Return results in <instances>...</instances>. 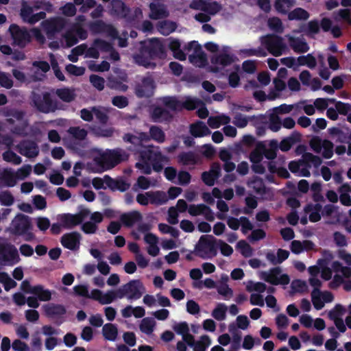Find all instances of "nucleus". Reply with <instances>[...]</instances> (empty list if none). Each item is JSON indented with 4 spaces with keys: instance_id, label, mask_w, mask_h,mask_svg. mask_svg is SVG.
I'll return each instance as SVG.
<instances>
[{
    "instance_id": "obj_1",
    "label": "nucleus",
    "mask_w": 351,
    "mask_h": 351,
    "mask_svg": "<svg viewBox=\"0 0 351 351\" xmlns=\"http://www.w3.org/2000/svg\"><path fill=\"white\" fill-rule=\"evenodd\" d=\"M32 230L31 217L22 213H18L14 217L8 228L10 234L23 237L25 241H32L35 239V234Z\"/></svg>"
},
{
    "instance_id": "obj_2",
    "label": "nucleus",
    "mask_w": 351,
    "mask_h": 351,
    "mask_svg": "<svg viewBox=\"0 0 351 351\" xmlns=\"http://www.w3.org/2000/svg\"><path fill=\"white\" fill-rule=\"evenodd\" d=\"M129 155L120 148L107 149L99 156L94 158L96 165L101 168L102 171L110 169L121 162L128 160Z\"/></svg>"
},
{
    "instance_id": "obj_3",
    "label": "nucleus",
    "mask_w": 351,
    "mask_h": 351,
    "mask_svg": "<svg viewBox=\"0 0 351 351\" xmlns=\"http://www.w3.org/2000/svg\"><path fill=\"white\" fill-rule=\"evenodd\" d=\"M110 14L119 19H125L129 24H134L143 17L140 8H136L132 12L121 0H112L110 3Z\"/></svg>"
},
{
    "instance_id": "obj_4",
    "label": "nucleus",
    "mask_w": 351,
    "mask_h": 351,
    "mask_svg": "<svg viewBox=\"0 0 351 351\" xmlns=\"http://www.w3.org/2000/svg\"><path fill=\"white\" fill-rule=\"evenodd\" d=\"M189 8L196 10H201L194 16V19L200 23H207L210 21V16L218 13L221 6L215 1L209 2L208 0H192Z\"/></svg>"
},
{
    "instance_id": "obj_5",
    "label": "nucleus",
    "mask_w": 351,
    "mask_h": 351,
    "mask_svg": "<svg viewBox=\"0 0 351 351\" xmlns=\"http://www.w3.org/2000/svg\"><path fill=\"white\" fill-rule=\"evenodd\" d=\"M261 45L274 56H280L284 52L288 50L287 44L284 39L276 34H267L261 37Z\"/></svg>"
},
{
    "instance_id": "obj_6",
    "label": "nucleus",
    "mask_w": 351,
    "mask_h": 351,
    "mask_svg": "<svg viewBox=\"0 0 351 351\" xmlns=\"http://www.w3.org/2000/svg\"><path fill=\"white\" fill-rule=\"evenodd\" d=\"M161 101L165 107L172 110L182 108L186 110H206L204 104L197 99L187 98L185 101H181L176 97H166L161 99Z\"/></svg>"
},
{
    "instance_id": "obj_7",
    "label": "nucleus",
    "mask_w": 351,
    "mask_h": 351,
    "mask_svg": "<svg viewBox=\"0 0 351 351\" xmlns=\"http://www.w3.org/2000/svg\"><path fill=\"white\" fill-rule=\"evenodd\" d=\"M218 240L212 235H202L200 237L198 243L195 246L197 255L205 258L206 256L199 254V252H204L209 254L210 257L216 256L217 254Z\"/></svg>"
},
{
    "instance_id": "obj_8",
    "label": "nucleus",
    "mask_w": 351,
    "mask_h": 351,
    "mask_svg": "<svg viewBox=\"0 0 351 351\" xmlns=\"http://www.w3.org/2000/svg\"><path fill=\"white\" fill-rule=\"evenodd\" d=\"M186 50L189 54L190 62L198 67L204 66L207 64L206 54L197 42L193 41L188 44Z\"/></svg>"
},
{
    "instance_id": "obj_9",
    "label": "nucleus",
    "mask_w": 351,
    "mask_h": 351,
    "mask_svg": "<svg viewBox=\"0 0 351 351\" xmlns=\"http://www.w3.org/2000/svg\"><path fill=\"white\" fill-rule=\"evenodd\" d=\"M332 25V21L326 17L323 18L320 22L317 20H311L308 21L302 28V31L305 34L310 37L314 38L315 35L320 32L322 29L324 32H328Z\"/></svg>"
},
{
    "instance_id": "obj_10",
    "label": "nucleus",
    "mask_w": 351,
    "mask_h": 351,
    "mask_svg": "<svg viewBox=\"0 0 351 351\" xmlns=\"http://www.w3.org/2000/svg\"><path fill=\"white\" fill-rule=\"evenodd\" d=\"M90 213L88 209H83L77 214L64 213L58 216V220L62 223V228L72 229L81 224L85 217Z\"/></svg>"
},
{
    "instance_id": "obj_11",
    "label": "nucleus",
    "mask_w": 351,
    "mask_h": 351,
    "mask_svg": "<svg viewBox=\"0 0 351 351\" xmlns=\"http://www.w3.org/2000/svg\"><path fill=\"white\" fill-rule=\"evenodd\" d=\"M9 32L14 45L23 48L31 41V35L25 27H21L16 24H12L9 27Z\"/></svg>"
},
{
    "instance_id": "obj_12",
    "label": "nucleus",
    "mask_w": 351,
    "mask_h": 351,
    "mask_svg": "<svg viewBox=\"0 0 351 351\" xmlns=\"http://www.w3.org/2000/svg\"><path fill=\"white\" fill-rule=\"evenodd\" d=\"M282 270L280 267H276L270 269L269 271H262L260 278L265 282L273 285H288L290 282L289 276L287 274H280Z\"/></svg>"
},
{
    "instance_id": "obj_13",
    "label": "nucleus",
    "mask_w": 351,
    "mask_h": 351,
    "mask_svg": "<svg viewBox=\"0 0 351 351\" xmlns=\"http://www.w3.org/2000/svg\"><path fill=\"white\" fill-rule=\"evenodd\" d=\"M88 33L82 25L79 23H74L71 28L67 30L63 35L66 41V47H71L75 45L78 41V38L84 40L87 38Z\"/></svg>"
},
{
    "instance_id": "obj_14",
    "label": "nucleus",
    "mask_w": 351,
    "mask_h": 351,
    "mask_svg": "<svg viewBox=\"0 0 351 351\" xmlns=\"http://www.w3.org/2000/svg\"><path fill=\"white\" fill-rule=\"evenodd\" d=\"M141 46L147 51L150 56L156 58H163L165 57V48L160 40L152 38L142 42Z\"/></svg>"
},
{
    "instance_id": "obj_15",
    "label": "nucleus",
    "mask_w": 351,
    "mask_h": 351,
    "mask_svg": "<svg viewBox=\"0 0 351 351\" xmlns=\"http://www.w3.org/2000/svg\"><path fill=\"white\" fill-rule=\"evenodd\" d=\"M149 18L152 20L166 19L169 16V11L164 0H152L149 5Z\"/></svg>"
},
{
    "instance_id": "obj_16",
    "label": "nucleus",
    "mask_w": 351,
    "mask_h": 351,
    "mask_svg": "<svg viewBox=\"0 0 351 351\" xmlns=\"http://www.w3.org/2000/svg\"><path fill=\"white\" fill-rule=\"evenodd\" d=\"M46 315L51 319H56L55 322L57 326L61 325L64 322V315L66 313L64 306L59 304L49 303L44 306Z\"/></svg>"
},
{
    "instance_id": "obj_17",
    "label": "nucleus",
    "mask_w": 351,
    "mask_h": 351,
    "mask_svg": "<svg viewBox=\"0 0 351 351\" xmlns=\"http://www.w3.org/2000/svg\"><path fill=\"white\" fill-rule=\"evenodd\" d=\"M65 20L62 17L53 18L44 21L42 24L49 38L60 32L65 26Z\"/></svg>"
},
{
    "instance_id": "obj_18",
    "label": "nucleus",
    "mask_w": 351,
    "mask_h": 351,
    "mask_svg": "<svg viewBox=\"0 0 351 351\" xmlns=\"http://www.w3.org/2000/svg\"><path fill=\"white\" fill-rule=\"evenodd\" d=\"M128 300H138L141 298L145 291L143 282L140 280H132L124 285Z\"/></svg>"
},
{
    "instance_id": "obj_19",
    "label": "nucleus",
    "mask_w": 351,
    "mask_h": 351,
    "mask_svg": "<svg viewBox=\"0 0 351 351\" xmlns=\"http://www.w3.org/2000/svg\"><path fill=\"white\" fill-rule=\"evenodd\" d=\"M89 28L94 34L106 33L114 38L118 35L117 30L111 24H108L102 20H97L90 23Z\"/></svg>"
},
{
    "instance_id": "obj_20",
    "label": "nucleus",
    "mask_w": 351,
    "mask_h": 351,
    "mask_svg": "<svg viewBox=\"0 0 351 351\" xmlns=\"http://www.w3.org/2000/svg\"><path fill=\"white\" fill-rule=\"evenodd\" d=\"M81 234L77 232H71L62 235L60 239L62 245L70 250H78L80 245Z\"/></svg>"
},
{
    "instance_id": "obj_21",
    "label": "nucleus",
    "mask_w": 351,
    "mask_h": 351,
    "mask_svg": "<svg viewBox=\"0 0 351 351\" xmlns=\"http://www.w3.org/2000/svg\"><path fill=\"white\" fill-rule=\"evenodd\" d=\"M134 62L145 68L154 69L156 64L154 62V58L141 46L138 51L133 55Z\"/></svg>"
},
{
    "instance_id": "obj_22",
    "label": "nucleus",
    "mask_w": 351,
    "mask_h": 351,
    "mask_svg": "<svg viewBox=\"0 0 351 351\" xmlns=\"http://www.w3.org/2000/svg\"><path fill=\"white\" fill-rule=\"evenodd\" d=\"M234 62L233 56L227 47H223L220 52L211 58V62L223 67L230 65Z\"/></svg>"
},
{
    "instance_id": "obj_23",
    "label": "nucleus",
    "mask_w": 351,
    "mask_h": 351,
    "mask_svg": "<svg viewBox=\"0 0 351 351\" xmlns=\"http://www.w3.org/2000/svg\"><path fill=\"white\" fill-rule=\"evenodd\" d=\"M155 88L154 81L151 77H144L142 83L136 88V94L139 97H149L152 95Z\"/></svg>"
},
{
    "instance_id": "obj_24",
    "label": "nucleus",
    "mask_w": 351,
    "mask_h": 351,
    "mask_svg": "<svg viewBox=\"0 0 351 351\" xmlns=\"http://www.w3.org/2000/svg\"><path fill=\"white\" fill-rule=\"evenodd\" d=\"M289 47L298 53H304L309 50V46L303 37H295L286 35Z\"/></svg>"
},
{
    "instance_id": "obj_25",
    "label": "nucleus",
    "mask_w": 351,
    "mask_h": 351,
    "mask_svg": "<svg viewBox=\"0 0 351 351\" xmlns=\"http://www.w3.org/2000/svg\"><path fill=\"white\" fill-rule=\"evenodd\" d=\"M105 184L112 191H119L125 192L130 187V184L125 181L123 178L113 179L108 175L104 176Z\"/></svg>"
},
{
    "instance_id": "obj_26",
    "label": "nucleus",
    "mask_w": 351,
    "mask_h": 351,
    "mask_svg": "<svg viewBox=\"0 0 351 351\" xmlns=\"http://www.w3.org/2000/svg\"><path fill=\"white\" fill-rule=\"evenodd\" d=\"M19 153L27 158H35L39 154L37 143L33 141H24L19 145Z\"/></svg>"
},
{
    "instance_id": "obj_27",
    "label": "nucleus",
    "mask_w": 351,
    "mask_h": 351,
    "mask_svg": "<svg viewBox=\"0 0 351 351\" xmlns=\"http://www.w3.org/2000/svg\"><path fill=\"white\" fill-rule=\"evenodd\" d=\"M120 222L125 227L131 228L136 223L142 220V215L140 212L133 210L128 213H124L120 216Z\"/></svg>"
},
{
    "instance_id": "obj_28",
    "label": "nucleus",
    "mask_w": 351,
    "mask_h": 351,
    "mask_svg": "<svg viewBox=\"0 0 351 351\" xmlns=\"http://www.w3.org/2000/svg\"><path fill=\"white\" fill-rule=\"evenodd\" d=\"M190 133L195 138H199L210 135L211 132L203 121H197L191 124Z\"/></svg>"
},
{
    "instance_id": "obj_29",
    "label": "nucleus",
    "mask_w": 351,
    "mask_h": 351,
    "mask_svg": "<svg viewBox=\"0 0 351 351\" xmlns=\"http://www.w3.org/2000/svg\"><path fill=\"white\" fill-rule=\"evenodd\" d=\"M17 179L15 172L12 169H3L0 172V183L7 187H13L16 185Z\"/></svg>"
},
{
    "instance_id": "obj_30",
    "label": "nucleus",
    "mask_w": 351,
    "mask_h": 351,
    "mask_svg": "<svg viewBox=\"0 0 351 351\" xmlns=\"http://www.w3.org/2000/svg\"><path fill=\"white\" fill-rule=\"evenodd\" d=\"M177 23L170 20H163L157 23V30L164 36H168L176 31Z\"/></svg>"
},
{
    "instance_id": "obj_31",
    "label": "nucleus",
    "mask_w": 351,
    "mask_h": 351,
    "mask_svg": "<svg viewBox=\"0 0 351 351\" xmlns=\"http://www.w3.org/2000/svg\"><path fill=\"white\" fill-rule=\"evenodd\" d=\"M291 111H272L268 117L269 128L273 132H278L282 126L279 114L289 113Z\"/></svg>"
},
{
    "instance_id": "obj_32",
    "label": "nucleus",
    "mask_w": 351,
    "mask_h": 351,
    "mask_svg": "<svg viewBox=\"0 0 351 351\" xmlns=\"http://www.w3.org/2000/svg\"><path fill=\"white\" fill-rule=\"evenodd\" d=\"M273 84L274 85V89L269 91L268 94L269 100H274L276 98L280 97V92L285 90L287 84L285 82L280 78H274Z\"/></svg>"
},
{
    "instance_id": "obj_33",
    "label": "nucleus",
    "mask_w": 351,
    "mask_h": 351,
    "mask_svg": "<svg viewBox=\"0 0 351 351\" xmlns=\"http://www.w3.org/2000/svg\"><path fill=\"white\" fill-rule=\"evenodd\" d=\"M152 120L156 123H168L173 118L171 111H150Z\"/></svg>"
},
{
    "instance_id": "obj_34",
    "label": "nucleus",
    "mask_w": 351,
    "mask_h": 351,
    "mask_svg": "<svg viewBox=\"0 0 351 351\" xmlns=\"http://www.w3.org/2000/svg\"><path fill=\"white\" fill-rule=\"evenodd\" d=\"M230 122V117L224 114L217 116H211L208 119V125L213 129L219 128L221 125H226Z\"/></svg>"
},
{
    "instance_id": "obj_35",
    "label": "nucleus",
    "mask_w": 351,
    "mask_h": 351,
    "mask_svg": "<svg viewBox=\"0 0 351 351\" xmlns=\"http://www.w3.org/2000/svg\"><path fill=\"white\" fill-rule=\"evenodd\" d=\"M102 335L106 340L114 341L118 335V329L115 324L108 323L103 326Z\"/></svg>"
},
{
    "instance_id": "obj_36",
    "label": "nucleus",
    "mask_w": 351,
    "mask_h": 351,
    "mask_svg": "<svg viewBox=\"0 0 351 351\" xmlns=\"http://www.w3.org/2000/svg\"><path fill=\"white\" fill-rule=\"evenodd\" d=\"M146 195L149 197V202L152 204L162 205L168 200L165 193L163 191H149L146 192Z\"/></svg>"
},
{
    "instance_id": "obj_37",
    "label": "nucleus",
    "mask_w": 351,
    "mask_h": 351,
    "mask_svg": "<svg viewBox=\"0 0 351 351\" xmlns=\"http://www.w3.org/2000/svg\"><path fill=\"white\" fill-rule=\"evenodd\" d=\"M156 152L154 151L153 147L143 145L141 149H136V152L134 154H138L140 160L151 162Z\"/></svg>"
},
{
    "instance_id": "obj_38",
    "label": "nucleus",
    "mask_w": 351,
    "mask_h": 351,
    "mask_svg": "<svg viewBox=\"0 0 351 351\" xmlns=\"http://www.w3.org/2000/svg\"><path fill=\"white\" fill-rule=\"evenodd\" d=\"M167 162H169V158L162 154L160 152H157L150 163L154 171L160 172L163 169V164Z\"/></svg>"
},
{
    "instance_id": "obj_39",
    "label": "nucleus",
    "mask_w": 351,
    "mask_h": 351,
    "mask_svg": "<svg viewBox=\"0 0 351 351\" xmlns=\"http://www.w3.org/2000/svg\"><path fill=\"white\" fill-rule=\"evenodd\" d=\"M123 139L125 142L130 143L132 145V146H130L128 149V150L134 152V154L136 152V149H141V147L143 145V143H141L140 138L130 133L125 134L123 136Z\"/></svg>"
},
{
    "instance_id": "obj_40",
    "label": "nucleus",
    "mask_w": 351,
    "mask_h": 351,
    "mask_svg": "<svg viewBox=\"0 0 351 351\" xmlns=\"http://www.w3.org/2000/svg\"><path fill=\"white\" fill-rule=\"evenodd\" d=\"M178 160L179 163H181L183 165H195L197 163V156L193 152L180 153L178 156Z\"/></svg>"
},
{
    "instance_id": "obj_41",
    "label": "nucleus",
    "mask_w": 351,
    "mask_h": 351,
    "mask_svg": "<svg viewBox=\"0 0 351 351\" xmlns=\"http://www.w3.org/2000/svg\"><path fill=\"white\" fill-rule=\"evenodd\" d=\"M302 158V162L305 163V166L307 167H311V164L313 165L315 167H318L322 162L319 156L313 155L310 152H304Z\"/></svg>"
},
{
    "instance_id": "obj_42",
    "label": "nucleus",
    "mask_w": 351,
    "mask_h": 351,
    "mask_svg": "<svg viewBox=\"0 0 351 351\" xmlns=\"http://www.w3.org/2000/svg\"><path fill=\"white\" fill-rule=\"evenodd\" d=\"M310 17V14L301 8H297L288 14L289 20L306 21Z\"/></svg>"
},
{
    "instance_id": "obj_43",
    "label": "nucleus",
    "mask_w": 351,
    "mask_h": 351,
    "mask_svg": "<svg viewBox=\"0 0 351 351\" xmlns=\"http://www.w3.org/2000/svg\"><path fill=\"white\" fill-rule=\"evenodd\" d=\"M300 141L299 135H291L283 138L279 143V149L282 152L289 151L292 146Z\"/></svg>"
},
{
    "instance_id": "obj_44",
    "label": "nucleus",
    "mask_w": 351,
    "mask_h": 351,
    "mask_svg": "<svg viewBox=\"0 0 351 351\" xmlns=\"http://www.w3.org/2000/svg\"><path fill=\"white\" fill-rule=\"evenodd\" d=\"M34 295L40 301H49L51 298V293L49 289H45L41 285L34 286Z\"/></svg>"
},
{
    "instance_id": "obj_45",
    "label": "nucleus",
    "mask_w": 351,
    "mask_h": 351,
    "mask_svg": "<svg viewBox=\"0 0 351 351\" xmlns=\"http://www.w3.org/2000/svg\"><path fill=\"white\" fill-rule=\"evenodd\" d=\"M8 249L7 257L8 258V261H7V265L12 266L18 263L21 259L16 247L12 244H9Z\"/></svg>"
},
{
    "instance_id": "obj_46",
    "label": "nucleus",
    "mask_w": 351,
    "mask_h": 351,
    "mask_svg": "<svg viewBox=\"0 0 351 351\" xmlns=\"http://www.w3.org/2000/svg\"><path fill=\"white\" fill-rule=\"evenodd\" d=\"M56 95L65 102H71L75 97V90L66 88L58 89Z\"/></svg>"
},
{
    "instance_id": "obj_47",
    "label": "nucleus",
    "mask_w": 351,
    "mask_h": 351,
    "mask_svg": "<svg viewBox=\"0 0 351 351\" xmlns=\"http://www.w3.org/2000/svg\"><path fill=\"white\" fill-rule=\"evenodd\" d=\"M227 306L223 303H219L212 311V316L218 321H223L226 317Z\"/></svg>"
},
{
    "instance_id": "obj_48",
    "label": "nucleus",
    "mask_w": 351,
    "mask_h": 351,
    "mask_svg": "<svg viewBox=\"0 0 351 351\" xmlns=\"http://www.w3.org/2000/svg\"><path fill=\"white\" fill-rule=\"evenodd\" d=\"M267 26L271 30L276 33L281 34L284 32L282 22L278 17L274 16L268 19Z\"/></svg>"
},
{
    "instance_id": "obj_49",
    "label": "nucleus",
    "mask_w": 351,
    "mask_h": 351,
    "mask_svg": "<svg viewBox=\"0 0 351 351\" xmlns=\"http://www.w3.org/2000/svg\"><path fill=\"white\" fill-rule=\"evenodd\" d=\"M295 3V0H275L274 7L280 13H286L287 10Z\"/></svg>"
},
{
    "instance_id": "obj_50",
    "label": "nucleus",
    "mask_w": 351,
    "mask_h": 351,
    "mask_svg": "<svg viewBox=\"0 0 351 351\" xmlns=\"http://www.w3.org/2000/svg\"><path fill=\"white\" fill-rule=\"evenodd\" d=\"M149 134L152 139L161 143L165 140V132L158 126L152 125L149 128Z\"/></svg>"
},
{
    "instance_id": "obj_51",
    "label": "nucleus",
    "mask_w": 351,
    "mask_h": 351,
    "mask_svg": "<svg viewBox=\"0 0 351 351\" xmlns=\"http://www.w3.org/2000/svg\"><path fill=\"white\" fill-rule=\"evenodd\" d=\"M322 291L320 289H313L311 292V300L314 308L320 310L324 306V300H322Z\"/></svg>"
},
{
    "instance_id": "obj_52",
    "label": "nucleus",
    "mask_w": 351,
    "mask_h": 351,
    "mask_svg": "<svg viewBox=\"0 0 351 351\" xmlns=\"http://www.w3.org/2000/svg\"><path fill=\"white\" fill-rule=\"evenodd\" d=\"M74 3L76 5H81L80 12L82 13H86L97 5L95 0H74Z\"/></svg>"
},
{
    "instance_id": "obj_53",
    "label": "nucleus",
    "mask_w": 351,
    "mask_h": 351,
    "mask_svg": "<svg viewBox=\"0 0 351 351\" xmlns=\"http://www.w3.org/2000/svg\"><path fill=\"white\" fill-rule=\"evenodd\" d=\"M346 313V308L340 304H337L335 307L328 312V317L330 319L334 321L336 319H341L342 316Z\"/></svg>"
},
{
    "instance_id": "obj_54",
    "label": "nucleus",
    "mask_w": 351,
    "mask_h": 351,
    "mask_svg": "<svg viewBox=\"0 0 351 351\" xmlns=\"http://www.w3.org/2000/svg\"><path fill=\"white\" fill-rule=\"evenodd\" d=\"M210 339L208 335H202L200 341H195L193 345L194 351H206V348L210 345Z\"/></svg>"
},
{
    "instance_id": "obj_55",
    "label": "nucleus",
    "mask_w": 351,
    "mask_h": 351,
    "mask_svg": "<svg viewBox=\"0 0 351 351\" xmlns=\"http://www.w3.org/2000/svg\"><path fill=\"white\" fill-rule=\"evenodd\" d=\"M155 322L150 318L146 317L143 319L140 324V330L147 334L149 335L154 331Z\"/></svg>"
},
{
    "instance_id": "obj_56",
    "label": "nucleus",
    "mask_w": 351,
    "mask_h": 351,
    "mask_svg": "<svg viewBox=\"0 0 351 351\" xmlns=\"http://www.w3.org/2000/svg\"><path fill=\"white\" fill-rule=\"evenodd\" d=\"M267 289V286L265 283L257 282H254L250 280L246 286V290L248 292L256 291L258 293H263Z\"/></svg>"
},
{
    "instance_id": "obj_57",
    "label": "nucleus",
    "mask_w": 351,
    "mask_h": 351,
    "mask_svg": "<svg viewBox=\"0 0 351 351\" xmlns=\"http://www.w3.org/2000/svg\"><path fill=\"white\" fill-rule=\"evenodd\" d=\"M322 156L324 158L330 159L333 156V152H334V145L333 143L329 141V140H324L323 141V145H322Z\"/></svg>"
},
{
    "instance_id": "obj_58",
    "label": "nucleus",
    "mask_w": 351,
    "mask_h": 351,
    "mask_svg": "<svg viewBox=\"0 0 351 351\" xmlns=\"http://www.w3.org/2000/svg\"><path fill=\"white\" fill-rule=\"evenodd\" d=\"M251 186L258 193H263L265 191V186L262 178L254 176L250 181Z\"/></svg>"
},
{
    "instance_id": "obj_59",
    "label": "nucleus",
    "mask_w": 351,
    "mask_h": 351,
    "mask_svg": "<svg viewBox=\"0 0 351 351\" xmlns=\"http://www.w3.org/2000/svg\"><path fill=\"white\" fill-rule=\"evenodd\" d=\"M3 158L6 162H12L14 165H20L22 162L21 158L10 150L6 151L3 154Z\"/></svg>"
},
{
    "instance_id": "obj_60",
    "label": "nucleus",
    "mask_w": 351,
    "mask_h": 351,
    "mask_svg": "<svg viewBox=\"0 0 351 351\" xmlns=\"http://www.w3.org/2000/svg\"><path fill=\"white\" fill-rule=\"evenodd\" d=\"M249 159L252 163H258L259 162H262L263 155L261 147H259V143L256 145V148L250 152Z\"/></svg>"
},
{
    "instance_id": "obj_61",
    "label": "nucleus",
    "mask_w": 351,
    "mask_h": 351,
    "mask_svg": "<svg viewBox=\"0 0 351 351\" xmlns=\"http://www.w3.org/2000/svg\"><path fill=\"white\" fill-rule=\"evenodd\" d=\"M90 82L95 88L99 91L104 90L105 87L104 78L97 75H91L90 76Z\"/></svg>"
},
{
    "instance_id": "obj_62",
    "label": "nucleus",
    "mask_w": 351,
    "mask_h": 351,
    "mask_svg": "<svg viewBox=\"0 0 351 351\" xmlns=\"http://www.w3.org/2000/svg\"><path fill=\"white\" fill-rule=\"evenodd\" d=\"M68 132L75 138L80 141L85 139L87 136L86 130L84 129H80L79 127H71Z\"/></svg>"
},
{
    "instance_id": "obj_63",
    "label": "nucleus",
    "mask_w": 351,
    "mask_h": 351,
    "mask_svg": "<svg viewBox=\"0 0 351 351\" xmlns=\"http://www.w3.org/2000/svg\"><path fill=\"white\" fill-rule=\"evenodd\" d=\"M75 4L73 3H66L64 6L60 8L62 14L66 16H74L77 13Z\"/></svg>"
},
{
    "instance_id": "obj_64",
    "label": "nucleus",
    "mask_w": 351,
    "mask_h": 351,
    "mask_svg": "<svg viewBox=\"0 0 351 351\" xmlns=\"http://www.w3.org/2000/svg\"><path fill=\"white\" fill-rule=\"evenodd\" d=\"M14 198L12 193L8 191H3L0 193V202L2 205L10 206L14 204Z\"/></svg>"
}]
</instances>
